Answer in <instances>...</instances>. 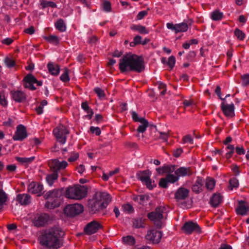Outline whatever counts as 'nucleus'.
<instances>
[{
    "label": "nucleus",
    "instance_id": "1",
    "mask_svg": "<svg viewBox=\"0 0 249 249\" xmlns=\"http://www.w3.org/2000/svg\"><path fill=\"white\" fill-rule=\"evenodd\" d=\"M64 231L54 227L46 230L39 237L40 244L48 249H58L63 246Z\"/></svg>",
    "mask_w": 249,
    "mask_h": 249
},
{
    "label": "nucleus",
    "instance_id": "2",
    "mask_svg": "<svg viewBox=\"0 0 249 249\" xmlns=\"http://www.w3.org/2000/svg\"><path fill=\"white\" fill-rule=\"evenodd\" d=\"M119 68L122 73L127 71L141 72L145 69L144 61L143 57L131 53L124 55L119 60Z\"/></svg>",
    "mask_w": 249,
    "mask_h": 249
},
{
    "label": "nucleus",
    "instance_id": "3",
    "mask_svg": "<svg viewBox=\"0 0 249 249\" xmlns=\"http://www.w3.org/2000/svg\"><path fill=\"white\" fill-rule=\"evenodd\" d=\"M111 201L109 194L105 192L95 191L92 199L88 201L90 213H96L105 209Z\"/></svg>",
    "mask_w": 249,
    "mask_h": 249
},
{
    "label": "nucleus",
    "instance_id": "4",
    "mask_svg": "<svg viewBox=\"0 0 249 249\" xmlns=\"http://www.w3.org/2000/svg\"><path fill=\"white\" fill-rule=\"evenodd\" d=\"M65 193L63 188L54 189L47 192L44 195V198L48 201L45 203V207L53 209L59 207L62 201L63 194Z\"/></svg>",
    "mask_w": 249,
    "mask_h": 249
},
{
    "label": "nucleus",
    "instance_id": "5",
    "mask_svg": "<svg viewBox=\"0 0 249 249\" xmlns=\"http://www.w3.org/2000/svg\"><path fill=\"white\" fill-rule=\"evenodd\" d=\"M48 166L53 173L48 175L46 179L49 185L52 186L54 181L58 178V171L65 169L68 166V163L66 161L60 162L58 159H54L48 162Z\"/></svg>",
    "mask_w": 249,
    "mask_h": 249
},
{
    "label": "nucleus",
    "instance_id": "6",
    "mask_svg": "<svg viewBox=\"0 0 249 249\" xmlns=\"http://www.w3.org/2000/svg\"><path fill=\"white\" fill-rule=\"evenodd\" d=\"M87 189L85 186H70L66 189L64 193L66 197L68 198L80 200L86 196Z\"/></svg>",
    "mask_w": 249,
    "mask_h": 249
},
{
    "label": "nucleus",
    "instance_id": "7",
    "mask_svg": "<svg viewBox=\"0 0 249 249\" xmlns=\"http://www.w3.org/2000/svg\"><path fill=\"white\" fill-rule=\"evenodd\" d=\"M53 133L57 141L64 144L66 142L67 135L69 134V131L65 125L60 124L53 129Z\"/></svg>",
    "mask_w": 249,
    "mask_h": 249
},
{
    "label": "nucleus",
    "instance_id": "8",
    "mask_svg": "<svg viewBox=\"0 0 249 249\" xmlns=\"http://www.w3.org/2000/svg\"><path fill=\"white\" fill-rule=\"evenodd\" d=\"M83 211V206L79 204L68 205L64 209L65 214L68 216L72 217L79 214Z\"/></svg>",
    "mask_w": 249,
    "mask_h": 249
},
{
    "label": "nucleus",
    "instance_id": "9",
    "mask_svg": "<svg viewBox=\"0 0 249 249\" xmlns=\"http://www.w3.org/2000/svg\"><path fill=\"white\" fill-rule=\"evenodd\" d=\"M23 81L25 82L24 84V87L32 90L36 89V88L33 85L34 83L36 84L38 86H41L42 85V81H38L31 73H29L24 77Z\"/></svg>",
    "mask_w": 249,
    "mask_h": 249
},
{
    "label": "nucleus",
    "instance_id": "10",
    "mask_svg": "<svg viewBox=\"0 0 249 249\" xmlns=\"http://www.w3.org/2000/svg\"><path fill=\"white\" fill-rule=\"evenodd\" d=\"M162 236L161 231L153 229L147 231L145 239L149 241V243L156 244L160 242Z\"/></svg>",
    "mask_w": 249,
    "mask_h": 249
},
{
    "label": "nucleus",
    "instance_id": "11",
    "mask_svg": "<svg viewBox=\"0 0 249 249\" xmlns=\"http://www.w3.org/2000/svg\"><path fill=\"white\" fill-rule=\"evenodd\" d=\"M181 230L187 234H190L193 232H201V228L199 225L192 221L186 222L182 227Z\"/></svg>",
    "mask_w": 249,
    "mask_h": 249
},
{
    "label": "nucleus",
    "instance_id": "12",
    "mask_svg": "<svg viewBox=\"0 0 249 249\" xmlns=\"http://www.w3.org/2000/svg\"><path fill=\"white\" fill-rule=\"evenodd\" d=\"M150 173L149 170H145L143 171H140L137 173V176L138 178L142 183L145 184L148 189L152 190L154 186L152 185V181L150 178Z\"/></svg>",
    "mask_w": 249,
    "mask_h": 249
},
{
    "label": "nucleus",
    "instance_id": "13",
    "mask_svg": "<svg viewBox=\"0 0 249 249\" xmlns=\"http://www.w3.org/2000/svg\"><path fill=\"white\" fill-rule=\"evenodd\" d=\"M103 228L102 225L98 221L93 220L89 223L84 228V232L88 235H91Z\"/></svg>",
    "mask_w": 249,
    "mask_h": 249
},
{
    "label": "nucleus",
    "instance_id": "14",
    "mask_svg": "<svg viewBox=\"0 0 249 249\" xmlns=\"http://www.w3.org/2000/svg\"><path fill=\"white\" fill-rule=\"evenodd\" d=\"M164 210L165 208L164 207H157L154 211L148 213L147 216L152 221H155L156 220H161L163 218V213Z\"/></svg>",
    "mask_w": 249,
    "mask_h": 249
},
{
    "label": "nucleus",
    "instance_id": "15",
    "mask_svg": "<svg viewBox=\"0 0 249 249\" xmlns=\"http://www.w3.org/2000/svg\"><path fill=\"white\" fill-rule=\"evenodd\" d=\"M28 133L25 126L22 124L18 125L17 127L16 131L13 137L14 141H22L26 138Z\"/></svg>",
    "mask_w": 249,
    "mask_h": 249
},
{
    "label": "nucleus",
    "instance_id": "16",
    "mask_svg": "<svg viewBox=\"0 0 249 249\" xmlns=\"http://www.w3.org/2000/svg\"><path fill=\"white\" fill-rule=\"evenodd\" d=\"M49 219L50 216L48 214L43 213L37 215L34 219L33 223L36 227H42L47 223Z\"/></svg>",
    "mask_w": 249,
    "mask_h": 249
},
{
    "label": "nucleus",
    "instance_id": "17",
    "mask_svg": "<svg viewBox=\"0 0 249 249\" xmlns=\"http://www.w3.org/2000/svg\"><path fill=\"white\" fill-rule=\"evenodd\" d=\"M193 169L191 167H180L176 170L175 169L174 172L175 175H177L179 178L181 177H190L192 176L194 173Z\"/></svg>",
    "mask_w": 249,
    "mask_h": 249
},
{
    "label": "nucleus",
    "instance_id": "18",
    "mask_svg": "<svg viewBox=\"0 0 249 249\" xmlns=\"http://www.w3.org/2000/svg\"><path fill=\"white\" fill-rule=\"evenodd\" d=\"M221 110L224 115L228 117L232 118L235 116L234 106L233 104L225 105L224 102L221 104Z\"/></svg>",
    "mask_w": 249,
    "mask_h": 249
},
{
    "label": "nucleus",
    "instance_id": "19",
    "mask_svg": "<svg viewBox=\"0 0 249 249\" xmlns=\"http://www.w3.org/2000/svg\"><path fill=\"white\" fill-rule=\"evenodd\" d=\"M12 98L18 103H24L27 100V95L23 91L17 90L11 91Z\"/></svg>",
    "mask_w": 249,
    "mask_h": 249
},
{
    "label": "nucleus",
    "instance_id": "20",
    "mask_svg": "<svg viewBox=\"0 0 249 249\" xmlns=\"http://www.w3.org/2000/svg\"><path fill=\"white\" fill-rule=\"evenodd\" d=\"M190 190L184 187L179 188L175 194V198L177 200H184L189 196Z\"/></svg>",
    "mask_w": 249,
    "mask_h": 249
},
{
    "label": "nucleus",
    "instance_id": "21",
    "mask_svg": "<svg viewBox=\"0 0 249 249\" xmlns=\"http://www.w3.org/2000/svg\"><path fill=\"white\" fill-rule=\"evenodd\" d=\"M204 181L203 178L200 177H197L196 180L192 186V191L196 194H199L203 191L202 187Z\"/></svg>",
    "mask_w": 249,
    "mask_h": 249
},
{
    "label": "nucleus",
    "instance_id": "22",
    "mask_svg": "<svg viewBox=\"0 0 249 249\" xmlns=\"http://www.w3.org/2000/svg\"><path fill=\"white\" fill-rule=\"evenodd\" d=\"M223 196L220 193H214L210 198V203L213 207H217L223 200Z\"/></svg>",
    "mask_w": 249,
    "mask_h": 249
},
{
    "label": "nucleus",
    "instance_id": "23",
    "mask_svg": "<svg viewBox=\"0 0 249 249\" xmlns=\"http://www.w3.org/2000/svg\"><path fill=\"white\" fill-rule=\"evenodd\" d=\"M43 186L40 183L32 182L28 187L29 192L32 194H38L43 190Z\"/></svg>",
    "mask_w": 249,
    "mask_h": 249
},
{
    "label": "nucleus",
    "instance_id": "24",
    "mask_svg": "<svg viewBox=\"0 0 249 249\" xmlns=\"http://www.w3.org/2000/svg\"><path fill=\"white\" fill-rule=\"evenodd\" d=\"M245 203L246 202L243 200L238 202V206L236 209V212L237 214L244 215L249 211V207L246 206Z\"/></svg>",
    "mask_w": 249,
    "mask_h": 249
},
{
    "label": "nucleus",
    "instance_id": "25",
    "mask_svg": "<svg viewBox=\"0 0 249 249\" xmlns=\"http://www.w3.org/2000/svg\"><path fill=\"white\" fill-rule=\"evenodd\" d=\"M175 167V165H164L162 167L156 168V170L159 174H163L164 173H167L168 174L174 172Z\"/></svg>",
    "mask_w": 249,
    "mask_h": 249
},
{
    "label": "nucleus",
    "instance_id": "26",
    "mask_svg": "<svg viewBox=\"0 0 249 249\" xmlns=\"http://www.w3.org/2000/svg\"><path fill=\"white\" fill-rule=\"evenodd\" d=\"M17 200L21 205H26L31 202V196L28 194H18L17 196Z\"/></svg>",
    "mask_w": 249,
    "mask_h": 249
},
{
    "label": "nucleus",
    "instance_id": "27",
    "mask_svg": "<svg viewBox=\"0 0 249 249\" xmlns=\"http://www.w3.org/2000/svg\"><path fill=\"white\" fill-rule=\"evenodd\" d=\"M146 219L142 217L134 218L132 220L133 227L136 229L144 228L145 227Z\"/></svg>",
    "mask_w": 249,
    "mask_h": 249
},
{
    "label": "nucleus",
    "instance_id": "28",
    "mask_svg": "<svg viewBox=\"0 0 249 249\" xmlns=\"http://www.w3.org/2000/svg\"><path fill=\"white\" fill-rule=\"evenodd\" d=\"M47 67L49 72L53 75H57L60 71V67L58 65L50 62L48 64Z\"/></svg>",
    "mask_w": 249,
    "mask_h": 249
},
{
    "label": "nucleus",
    "instance_id": "29",
    "mask_svg": "<svg viewBox=\"0 0 249 249\" xmlns=\"http://www.w3.org/2000/svg\"><path fill=\"white\" fill-rule=\"evenodd\" d=\"M131 29L136 31L141 34H147L148 33V30L141 25H132L130 27Z\"/></svg>",
    "mask_w": 249,
    "mask_h": 249
},
{
    "label": "nucleus",
    "instance_id": "30",
    "mask_svg": "<svg viewBox=\"0 0 249 249\" xmlns=\"http://www.w3.org/2000/svg\"><path fill=\"white\" fill-rule=\"evenodd\" d=\"M82 108L89 114L86 116V117L89 119H91L93 115V111L92 109L90 108L89 106H88L87 102H83L81 104Z\"/></svg>",
    "mask_w": 249,
    "mask_h": 249
},
{
    "label": "nucleus",
    "instance_id": "31",
    "mask_svg": "<svg viewBox=\"0 0 249 249\" xmlns=\"http://www.w3.org/2000/svg\"><path fill=\"white\" fill-rule=\"evenodd\" d=\"M7 195L2 190L0 189V212L2 211L3 205L7 200Z\"/></svg>",
    "mask_w": 249,
    "mask_h": 249
},
{
    "label": "nucleus",
    "instance_id": "32",
    "mask_svg": "<svg viewBox=\"0 0 249 249\" xmlns=\"http://www.w3.org/2000/svg\"><path fill=\"white\" fill-rule=\"evenodd\" d=\"M56 28L60 32H64L66 30V26L64 20L60 18L55 23Z\"/></svg>",
    "mask_w": 249,
    "mask_h": 249
},
{
    "label": "nucleus",
    "instance_id": "33",
    "mask_svg": "<svg viewBox=\"0 0 249 249\" xmlns=\"http://www.w3.org/2000/svg\"><path fill=\"white\" fill-rule=\"evenodd\" d=\"M140 123L142 124L139 126L137 131L139 133H143L149 125V123L146 119H142Z\"/></svg>",
    "mask_w": 249,
    "mask_h": 249
},
{
    "label": "nucleus",
    "instance_id": "34",
    "mask_svg": "<svg viewBox=\"0 0 249 249\" xmlns=\"http://www.w3.org/2000/svg\"><path fill=\"white\" fill-rule=\"evenodd\" d=\"M223 17V13L218 10L214 11L211 14V18L214 21L220 20Z\"/></svg>",
    "mask_w": 249,
    "mask_h": 249
},
{
    "label": "nucleus",
    "instance_id": "35",
    "mask_svg": "<svg viewBox=\"0 0 249 249\" xmlns=\"http://www.w3.org/2000/svg\"><path fill=\"white\" fill-rule=\"evenodd\" d=\"M176 34L179 32H184L188 30V25L184 22L176 24Z\"/></svg>",
    "mask_w": 249,
    "mask_h": 249
},
{
    "label": "nucleus",
    "instance_id": "36",
    "mask_svg": "<svg viewBox=\"0 0 249 249\" xmlns=\"http://www.w3.org/2000/svg\"><path fill=\"white\" fill-rule=\"evenodd\" d=\"M239 186V182L237 178L235 177L231 178L229 180V185L228 188L229 190H232L233 188H236Z\"/></svg>",
    "mask_w": 249,
    "mask_h": 249
},
{
    "label": "nucleus",
    "instance_id": "37",
    "mask_svg": "<svg viewBox=\"0 0 249 249\" xmlns=\"http://www.w3.org/2000/svg\"><path fill=\"white\" fill-rule=\"evenodd\" d=\"M44 38L49 42L55 45L58 44L59 42V39L56 36L51 35L48 36H44Z\"/></svg>",
    "mask_w": 249,
    "mask_h": 249
},
{
    "label": "nucleus",
    "instance_id": "38",
    "mask_svg": "<svg viewBox=\"0 0 249 249\" xmlns=\"http://www.w3.org/2000/svg\"><path fill=\"white\" fill-rule=\"evenodd\" d=\"M215 181L214 179L207 178L206 182V187L208 190H213L215 186Z\"/></svg>",
    "mask_w": 249,
    "mask_h": 249
},
{
    "label": "nucleus",
    "instance_id": "39",
    "mask_svg": "<svg viewBox=\"0 0 249 249\" xmlns=\"http://www.w3.org/2000/svg\"><path fill=\"white\" fill-rule=\"evenodd\" d=\"M165 177L168 182L171 183H174L179 179L177 175H174L171 173L167 174Z\"/></svg>",
    "mask_w": 249,
    "mask_h": 249
},
{
    "label": "nucleus",
    "instance_id": "40",
    "mask_svg": "<svg viewBox=\"0 0 249 249\" xmlns=\"http://www.w3.org/2000/svg\"><path fill=\"white\" fill-rule=\"evenodd\" d=\"M123 241L124 243L129 245H134L135 243V239L132 236H127L123 237Z\"/></svg>",
    "mask_w": 249,
    "mask_h": 249
},
{
    "label": "nucleus",
    "instance_id": "41",
    "mask_svg": "<svg viewBox=\"0 0 249 249\" xmlns=\"http://www.w3.org/2000/svg\"><path fill=\"white\" fill-rule=\"evenodd\" d=\"M16 159L18 162H20L21 163H31L34 160L35 157H32L31 158H20V157H16Z\"/></svg>",
    "mask_w": 249,
    "mask_h": 249
},
{
    "label": "nucleus",
    "instance_id": "42",
    "mask_svg": "<svg viewBox=\"0 0 249 249\" xmlns=\"http://www.w3.org/2000/svg\"><path fill=\"white\" fill-rule=\"evenodd\" d=\"M234 35L240 40H243L245 37V34L240 29L236 28L234 31Z\"/></svg>",
    "mask_w": 249,
    "mask_h": 249
},
{
    "label": "nucleus",
    "instance_id": "43",
    "mask_svg": "<svg viewBox=\"0 0 249 249\" xmlns=\"http://www.w3.org/2000/svg\"><path fill=\"white\" fill-rule=\"evenodd\" d=\"M4 63L7 67L11 68L16 65L15 61L11 58L6 57L4 59Z\"/></svg>",
    "mask_w": 249,
    "mask_h": 249
},
{
    "label": "nucleus",
    "instance_id": "44",
    "mask_svg": "<svg viewBox=\"0 0 249 249\" xmlns=\"http://www.w3.org/2000/svg\"><path fill=\"white\" fill-rule=\"evenodd\" d=\"M60 79L64 82H66L70 81L69 70L68 69H65L64 72L61 75Z\"/></svg>",
    "mask_w": 249,
    "mask_h": 249
},
{
    "label": "nucleus",
    "instance_id": "45",
    "mask_svg": "<svg viewBox=\"0 0 249 249\" xmlns=\"http://www.w3.org/2000/svg\"><path fill=\"white\" fill-rule=\"evenodd\" d=\"M41 5L42 6L43 8H44L47 7H56V4L52 1H47L46 0H42L41 2Z\"/></svg>",
    "mask_w": 249,
    "mask_h": 249
},
{
    "label": "nucleus",
    "instance_id": "46",
    "mask_svg": "<svg viewBox=\"0 0 249 249\" xmlns=\"http://www.w3.org/2000/svg\"><path fill=\"white\" fill-rule=\"evenodd\" d=\"M168 181L166 177L161 178L159 182V185L162 188H167L168 186Z\"/></svg>",
    "mask_w": 249,
    "mask_h": 249
},
{
    "label": "nucleus",
    "instance_id": "47",
    "mask_svg": "<svg viewBox=\"0 0 249 249\" xmlns=\"http://www.w3.org/2000/svg\"><path fill=\"white\" fill-rule=\"evenodd\" d=\"M94 91L97 94L98 97L102 99L105 97L106 94L104 91L100 88H95Z\"/></svg>",
    "mask_w": 249,
    "mask_h": 249
},
{
    "label": "nucleus",
    "instance_id": "48",
    "mask_svg": "<svg viewBox=\"0 0 249 249\" xmlns=\"http://www.w3.org/2000/svg\"><path fill=\"white\" fill-rule=\"evenodd\" d=\"M176 62V59L175 56L172 55L170 56L168 58V61L167 63V64L169 66L170 68V70H172L174 68Z\"/></svg>",
    "mask_w": 249,
    "mask_h": 249
},
{
    "label": "nucleus",
    "instance_id": "49",
    "mask_svg": "<svg viewBox=\"0 0 249 249\" xmlns=\"http://www.w3.org/2000/svg\"><path fill=\"white\" fill-rule=\"evenodd\" d=\"M241 80L244 86L249 85V74H245L242 75Z\"/></svg>",
    "mask_w": 249,
    "mask_h": 249
},
{
    "label": "nucleus",
    "instance_id": "50",
    "mask_svg": "<svg viewBox=\"0 0 249 249\" xmlns=\"http://www.w3.org/2000/svg\"><path fill=\"white\" fill-rule=\"evenodd\" d=\"M103 8L104 11L110 12L111 10V3L107 0H105L103 3Z\"/></svg>",
    "mask_w": 249,
    "mask_h": 249
},
{
    "label": "nucleus",
    "instance_id": "51",
    "mask_svg": "<svg viewBox=\"0 0 249 249\" xmlns=\"http://www.w3.org/2000/svg\"><path fill=\"white\" fill-rule=\"evenodd\" d=\"M123 207L124 210L129 213H133L134 211L132 206L129 203L124 204Z\"/></svg>",
    "mask_w": 249,
    "mask_h": 249
},
{
    "label": "nucleus",
    "instance_id": "52",
    "mask_svg": "<svg viewBox=\"0 0 249 249\" xmlns=\"http://www.w3.org/2000/svg\"><path fill=\"white\" fill-rule=\"evenodd\" d=\"M157 85H158V88L159 89H163L160 92V94L163 95L165 94L166 91V85L162 82H157Z\"/></svg>",
    "mask_w": 249,
    "mask_h": 249
},
{
    "label": "nucleus",
    "instance_id": "53",
    "mask_svg": "<svg viewBox=\"0 0 249 249\" xmlns=\"http://www.w3.org/2000/svg\"><path fill=\"white\" fill-rule=\"evenodd\" d=\"M124 145L125 147L128 148H132L135 149L138 148V145L136 142H127L124 143Z\"/></svg>",
    "mask_w": 249,
    "mask_h": 249
},
{
    "label": "nucleus",
    "instance_id": "54",
    "mask_svg": "<svg viewBox=\"0 0 249 249\" xmlns=\"http://www.w3.org/2000/svg\"><path fill=\"white\" fill-rule=\"evenodd\" d=\"M79 157V154L78 153L73 152L71 153V157L68 159L69 162H73L77 160Z\"/></svg>",
    "mask_w": 249,
    "mask_h": 249
},
{
    "label": "nucleus",
    "instance_id": "55",
    "mask_svg": "<svg viewBox=\"0 0 249 249\" xmlns=\"http://www.w3.org/2000/svg\"><path fill=\"white\" fill-rule=\"evenodd\" d=\"M131 114L132 119L134 122H140L142 119H145L144 118H139L138 114L135 111H132Z\"/></svg>",
    "mask_w": 249,
    "mask_h": 249
},
{
    "label": "nucleus",
    "instance_id": "56",
    "mask_svg": "<svg viewBox=\"0 0 249 249\" xmlns=\"http://www.w3.org/2000/svg\"><path fill=\"white\" fill-rule=\"evenodd\" d=\"M90 131L92 133H95L97 136H99L101 134V130L98 127H95L94 126H91L90 127Z\"/></svg>",
    "mask_w": 249,
    "mask_h": 249
},
{
    "label": "nucleus",
    "instance_id": "57",
    "mask_svg": "<svg viewBox=\"0 0 249 249\" xmlns=\"http://www.w3.org/2000/svg\"><path fill=\"white\" fill-rule=\"evenodd\" d=\"M0 104L3 107H6L7 105V102L5 98V96L1 93H0Z\"/></svg>",
    "mask_w": 249,
    "mask_h": 249
},
{
    "label": "nucleus",
    "instance_id": "58",
    "mask_svg": "<svg viewBox=\"0 0 249 249\" xmlns=\"http://www.w3.org/2000/svg\"><path fill=\"white\" fill-rule=\"evenodd\" d=\"M187 142H189L191 144L193 143V139L190 135H187L183 138V142L186 143Z\"/></svg>",
    "mask_w": 249,
    "mask_h": 249
},
{
    "label": "nucleus",
    "instance_id": "59",
    "mask_svg": "<svg viewBox=\"0 0 249 249\" xmlns=\"http://www.w3.org/2000/svg\"><path fill=\"white\" fill-rule=\"evenodd\" d=\"M147 14H148V13H147V11H141L138 13V14L137 16V19L141 20V19H142L144 18V17L147 15Z\"/></svg>",
    "mask_w": 249,
    "mask_h": 249
},
{
    "label": "nucleus",
    "instance_id": "60",
    "mask_svg": "<svg viewBox=\"0 0 249 249\" xmlns=\"http://www.w3.org/2000/svg\"><path fill=\"white\" fill-rule=\"evenodd\" d=\"M183 152V150L181 148H177L173 152V156L176 158H178L180 156L181 154Z\"/></svg>",
    "mask_w": 249,
    "mask_h": 249
},
{
    "label": "nucleus",
    "instance_id": "61",
    "mask_svg": "<svg viewBox=\"0 0 249 249\" xmlns=\"http://www.w3.org/2000/svg\"><path fill=\"white\" fill-rule=\"evenodd\" d=\"M17 169V166L15 164H9L7 165L6 169L9 172H14Z\"/></svg>",
    "mask_w": 249,
    "mask_h": 249
},
{
    "label": "nucleus",
    "instance_id": "62",
    "mask_svg": "<svg viewBox=\"0 0 249 249\" xmlns=\"http://www.w3.org/2000/svg\"><path fill=\"white\" fill-rule=\"evenodd\" d=\"M235 151L236 153L239 155H244L245 154V150L243 148V147H239L237 146L235 148Z\"/></svg>",
    "mask_w": 249,
    "mask_h": 249
},
{
    "label": "nucleus",
    "instance_id": "63",
    "mask_svg": "<svg viewBox=\"0 0 249 249\" xmlns=\"http://www.w3.org/2000/svg\"><path fill=\"white\" fill-rule=\"evenodd\" d=\"M160 138L162 139L164 141H167L169 136V131L168 132H160Z\"/></svg>",
    "mask_w": 249,
    "mask_h": 249
},
{
    "label": "nucleus",
    "instance_id": "64",
    "mask_svg": "<svg viewBox=\"0 0 249 249\" xmlns=\"http://www.w3.org/2000/svg\"><path fill=\"white\" fill-rule=\"evenodd\" d=\"M24 32L29 35H32L35 33V28L34 26H31L29 28L25 29Z\"/></svg>",
    "mask_w": 249,
    "mask_h": 249
}]
</instances>
